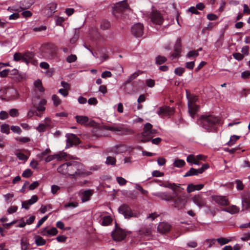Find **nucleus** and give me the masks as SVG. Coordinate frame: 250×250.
<instances>
[{
  "instance_id": "603ef678",
  "label": "nucleus",
  "mask_w": 250,
  "mask_h": 250,
  "mask_svg": "<svg viewBox=\"0 0 250 250\" xmlns=\"http://www.w3.org/2000/svg\"><path fill=\"white\" fill-rule=\"evenodd\" d=\"M11 129L13 132L18 134H20L22 132V130L19 126L12 125L11 126Z\"/></svg>"
},
{
  "instance_id": "2f4dec72",
  "label": "nucleus",
  "mask_w": 250,
  "mask_h": 250,
  "mask_svg": "<svg viewBox=\"0 0 250 250\" xmlns=\"http://www.w3.org/2000/svg\"><path fill=\"white\" fill-rule=\"evenodd\" d=\"M35 242V244L38 246H43L46 244V240L39 235L36 236V239Z\"/></svg>"
},
{
  "instance_id": "1a4fd4ad",
  "label": "nucleus",
  "mask_w": 250,
  "mask_h": 250,
  "mask_svg": "<svg viewBox=\"0 0 250 250\" xmlns=\"http://www.w3.org/2000/svg\"><path fill=\"white\" fill-rule=\"evenodd\" d=\"M111 236L116 241H121L123 240L126 237V234L125 231L119 227L117 224H116L115 229L112 231Z\"/></svg>"
},
{
  "instance_id": "0eeeda50",
  "label": "nucleus",
  "mask_w": 250,
  "mask_h": 250,
  "mask_svg": "<svg viewBox=\"0 0 250 250\" xmlns=\"http://www.w3.org/2000/svg\"><path fill=\"white\" fill-rule=\"evenodd\" d=\"M128 9H129L128 4L124 0L116 3L113 9V14L117 18H122L123 12Z\"/></svg>"
},
{
  "instance_id": "bb28decb",
  "label": "nucleus",
  "mask_w": 250,
  "mask_h": 250,
  "mask_svg": "<svg viewBox=\"0 0 250 250\" xmlns=\"http://www.w3.org/2000/svg\"><path fill=\"white\" fill-rule=\"evenodd\" d=\"M23 62L28 65L34 57V54L29 51H26L23 53Z\"/></svg>"
},
{
  "instance_id": "dca6fc26",
  "label": "nucleus",
  "mask_w": 250,
  "mask_h": 250,
  "mask_svg": "<svg viewBox=\"0 0 250 250\" xmlns=\"http://www.w3.org/2000/svg\"><path fill=\"white\" fill-rule=\"evenodd\" d=\"M172 201L173 202L172 206L178 209L184 208L187 203L186 200L181 197H177L176 198L173 197V199L172 200Z\"/></svg>"
},
{
  "instance_id": "09e8293b",
  "label": "nucleus",
  "mask_w": 250,
  "mask_h": 250,
  "mask_svg": "<svg viewBox=\"0 0 250 250\" xmlns=\"http://www.w3.org/2000/svg\"><path fill=\"white\" fill-rule=\"evenodd\" d=\"M116 162V160L114 157L108 156L106 158V163L107 165H114Z\"/></svg>"
},
{
  "instance_id": "79ce46f5",
  "label": "nucleus",
  "mask_w": 250,
  "mask_h": 250,
  "mask_svg": "<svg viewBox=\"0 0 250 250\" xmlns=\"http://www.w3.org/2000/svg\"><path fill=\"white\" fill-rule=\"evenodd\" d=\"M240 138L239 136L233 135L230 138L229 141L228 143V145L229 146H232L234 144L235 142Z\"/></svg>"
},
{
  "instance_id": "ea45409f",
  "label": "nucleus",
  "mask_w": 250,
  "mask_h": 250,
  "mask_svg": "<svg viewBox=\"0 0 250 250\" xmlns=\"http://www.w3.org/2000/svg\"><path fill=\"white\" fill-rule=\"evenodd\" d=\"M23 53L20 52H16L13 56V60L15 62H19L21 61L23 62Z\"/></svg>"
},
{
  "instance_id": "864d4df0",
  "label": "nucleus",
  "mask_w": 250,
  "mask_h": 250,
  "mask_svg": "<svg viewBox=\"0 0 250 250\" xmlns=\"http://www.w3.org/2000/svg\"><path fill=\"white\" fill-rule=\"evenodd\" d=\"M16 140L18 141H19L21 143H26L30 142V139L27 137H17L16 138Z\"/></svg>"
},
{
  "instance_id": "7ed1b4c3",
  "label": "nucleus",
  "mask_w": 250,
  "mask_h": 250,
  "mask_svg": "<svg viewBox=\"0 0 250 250\" xmlns=\"http://www.w3.org/2000/svg\"><path fill=\"white\" fill-rule=\"evenodd\" d=\"M91 173V172L85 170L82 163L76 161L69 162L68 175L74 177L87 176Z\"/></svg>"
},
{
  "instance_id": "c756f323",
  "label": "nucleus",
  "mask_w": 250,
  "mask_h": 250,
  "mask_svg": "<svg viewBox=\"0 0 250 250\" xmlns=\"http://www.w3.org/2000/svg\"><path fill=\"white\" fill-rule=\"evenodd\" d=\"M156 195L162 199L167 201H172L173 199V196L167 192H159L157 193Z\"/></svg>"
},
{
  "instance_id": "0e129e2a",
  "label": "nucleus",
  "mask_w": 250,
  "mask_h": 250,
  "mask_svg": "<svg viewBox=\"0 0 250 250\" xmlns=\"http://www.w3.org/2000/svg\"><path fill=\"white\" fill-rule=\"evenodd\" d=\"M235 183L237 184V188L238 190H242L244 188V185L242 182L240 180H236Z\"/></svg>"
},
{
  "instance_id": "6e6552de",
  "label": "nucleus",
  "mask_w": 250,
  "mask_h": 250,
  "mask_svg": "<svg viewBox=\"0 0 250 250\" xmlns=\"http://www.w3.org/2000/svg\"><path fill=\"white\" fill-rule=\"evenodd\" d=\"M139 75V74L135 72L130 76L127 80H126L124 83V89L125 91L128 93L130 94L136 90V89H134L133 85L135 83H133L131 85L130 83L131 82L136 79Z\"/></svg>"
},
{
  "instance_id": "e433bc0d",
  "label": "nucleus",
  "mask_w": 250,
  "mask_h": 250,
  "mask_svg": "<svg viewBox=\"0 0 250 250\" xmlns=\"http://www.w3.org/2000/svg\"><path fill=\"white\" fill-rule=\"evenodd\" d=\"M167 61V59L165 57L162 56L161 55H158L156 58L155 62H156V64L160 65V64H162L165 63Z\"/></svg>"
},
{
  "instance_id": "39448f33",
  "label": "nucleus",
  "mask_w": 250,
  "mask_h": 250,
  "mask_svg": "<svg viewBox=\"0 0 250 250\" xmlns=\"http://www.w3.org/2000/svg\"><path fill=\"white\" fill-rule=\"evenodd\" d=\"M41 50L44 57L53 59L57 55V48L52 43H45L41 48Z\"/></svg>"
},
{
  "instance_id": "cd10ccee",
  "label": "nucleus",
  "mask_w": 250,
  "mask_h": 250,
  "mask_svg": "<svg viewBox=\"0 0 250 250\" xmlns=\"http://www.w3.org/2000/svg\"><path fill=\"white\" fill-rule=\"evenodd\" d=\"M93 194L92 190H85L82 192L81 199L83 202H86L90 199V197Z\"/></svg>"
},
{
  "instance_id": "f3484780",
  "label": "nucleus",
  "mask_w": 250,
  "mask_h": 250,
  "mask_svg": "<svg viewBox=\"0 0 250 250\" xmlns=\"http://www.w3.org/2000/svg\"><path fill=\"white\" fill-rule=\"evenodd\" d=\"M175 112V108L173 107L164 106L159 108V110L158 111V114L159 115H165L167 116H171Z\"/></svg>"
},
{
  "instance_id": "338daca9",
  "label": "nucleus",
  "mask_w": 250,
  "mask_h": 250,
  "mask_svg": "<svg viewBox=\"0 0 250 250\" xmlns=\"http://www.w3.org/2000/svg\"><path fill=\"white\" fill-rule=\"evenodd\" d=\"M195 190V185L193 184H190L187 187V192L190 193Z\"/></svg>"
},
{
  "instance_id": "c9c22d12",
  "label": "nucleus",
  "mask_w": 250,
  "mask_h": 250,
  "mask_svg": "<svg viewBox=\"0 0 250 250\" xmlns=\"http://www.w3.org/2000/svg\"><path fill=\"white\" fill-rule=\"evenodd\" d=\"M186 163L183 160L176 159L173 163V166L177 167H182Z\"/></svg>"
},
{
  "instance_id": "052dcab7",
  "label": "nucleus",
  "mask_w": 250,
  "mask_h": 250,
  "mask_svg": "<svg viewBox=\"0 0 250 250\" xmlns=\"http://www.w3.org/2000/svg\"><path fill=\"white\" fill-rule=\"evenodd\" d=\"M136 188L137 189L139 190L142 194L144 195H147L148 193V191L145 189H144L141 186L139 185H137L136 186Z\"/></svg>"
},
{
  "instance_id": "58836bf2",
  "label": "nucleus",
  "mask_w": 250,
  "mask_h": 250,
  "mask_svg": "<svg viewBox=\"0 0 250 250\" xmlns=\"http://www.w3.org/2000/svg\"><path fill=\"white\" fill-rule=\"evenodd\" d=\"M217 242H218L221 245H224L229 243L231 240L230 239H228L224 237H220L216 239Z\"/></svg>"
},
{
  "instance_id": "8fccbe9b",
  "label": "nucleus",
  "mask_w": 250,
  "mask_h": 250,
  "mask_svg": "<svg viewBox=\"0 0 250 250\" xmlns=\"http://www.w3.org/2000/svg\"><path fill=\"white\" fill-rule=\"evenodd\" d=\"M77 59L76 55L71 54L67 57L66 58V61L69 63H72L75 62Z\"/></svg>"
},
{
  "instance_id": "7c9ffc66",
  "label": "nucleus",
  "mask_w": 250,
  "mask_h": 250,
  "mask_svg": "<svg viewBox=\"0 0 250 250\" xmlns=\"http://www.w3.org/2000/svg\"><path fill=\"white\" fill-rule=\"evenodd\" d=\"M76 122L81 125H86L88 122V118L85 116L77 115L75 117Z\"/></svg>"
},
{
  "instance_id": "5701e85b",
  "label": "nucleus",
  "mask_w": 250,
  "mask_h": 250,
  "mask_svg": "<svg viewBox=\"0 0 250 250\" xmlns=\"http://www.w3.org/2000/svg\"><path fill=\"white\" fill-rule=\"evenodd\" d=\"M171 226L167 223L161 222L158 227L157 230L161 233H165L168 232L170 230Z\"/></svg>"
},
{
  "instance_id": "c85d7f7f",
  "label": "nucleus",
  "mask_w": 250,
  "mask_h": 250,
  "mask_svg": "<svg viewBox=\"0 0 250 250\" xmlns=\"http://www.w3.org/2000/svg\"><path fill=\"white\" fill-rule=\"evenodd\" d=\"M68 166L69 162L61 165L57 168L58 172L62 174H68Z\"/></svg>"
},
{
  "instance_id": "a18cd8bd",
  "label": "nucleus",
  "mask_w": 250,
  "mask_h": 250,
  "mask_svg": "<svg viewBox=\"0 0 250 250\" xmlns=\"http://www.w3.org/2000/svg\"><path fill=\"white\" fill-rule=\"evenodd\" d=\"M1 131L8 134L10 133L9 125L7 124H3L1 125Z\"/></svg>"
},
{
  "instance_id": "473e14b6",
  "label": "nucleus",
  "mask_w": 250,
  "mask_h": 250,
  "mask_svg": "<svg viewBox=\"0 0 250 250\" xmlns=\"http://www.w3.org/2000/svg\"><path fill=\"white\" fill-rule=\"evenodd\" d=\"M160 186H162L166 188H168L171 189L173 191L175 190V187L176 185L174 183L171 184L169 182L163 183L160 181V184H159Z\"/></svg>"
},
{
  "instance_id": "a878e982",
  "label": "nucleus",
  "mask_w": 250,
  "mask_h": 250,
  "mask_svg": "<svg viewBox=\"0 0 250 250\" xmlns=\"http://www.w3.org/2000/svg\"><path fill=\"white\" fill-rule=\"evenodd\" d=\"M34 0H23L20 2V7L21 10L29 9L34 3Z\"/></svg>"
},
{
  "instance_id": "f8f14e48",
  "label": "nucleus",
  "mask_w": 250,
  "mask_h": 250,
  "mask_svg": "<svg viewBox=\"0 0 250 250\" xmlns=\"http://www.w3.org/2000/svg\"><path fill=\"white\" fill-rule=\"evenodd\" d=\"M66 147H69L73 145H76L80 143V140L79 138L74 134H66Z\"/></svg>"
},
{
  "instance_id": "4c0bfd02",
  "label": "nucleus",
  "mask_w": 250,
  "mask_h": 250,
  "mask_svg": "<svg viewBox=\"0 0 250 250\" xmlns=\"http://www.w3.org/2000/svg\"><path fill=\"white\" fill-rule=\"evenodd\" d=\"M110 26V22L105 20H103L101 22L100 27L103 30L108 29Z\"/></svg>"
},
{
  "instance_id": "f257e3e1",
  "label": "nucleus",
  "mask_w": 250,
  "mask_h": 250,
  "mask_svg": "<svg viewBox=\"0 0 250 250\" xmlns=\"http://www.w3.org/2000/svg\"><path fill=\"white\" fill-rule=\"evenodd\" d=\"M152 127V125L148 123L145 125L143 131L141 134L142 138L140 140V142L145 143L151 141L153 144L158 145L161 142L162 139L161 138L158 137L152 139L157 133V131L153 129Z\"/></svg>"
},
{
  "instance_id": "6ab92c4d",
  "label": "nucleus",
  "mask_w": 250,
  "mask_h": 250,
  "mask_svg": "<svg viewBox=\"0 0 250 250\" xmlns=\"http://www.w3.org/2000/svg\"><path fill=\"white\" fill-rule=\"evenodd\" d=\"M57 4L56 3H50L46 5L44 9V13L47 17L52 16L55 13Z\"/></svg>"
},
{
  "instance_id": "4d7b16f0",
  "label": "nucleus",
  "mask_w": 250,
  "mask_h": 250,
  "mask_svg": "<svg viewBox=\"0 0 250 250\" xmlns=\"http://www.w3.org/2000/svg\"><path fill=\"white\" fill-rule=\"evenodd\" d=\"M233 57L238 61H241L244 58V55L240 53H233Z\"/></svg>"
},
{
  "instance_id": "393cba45",
  "label": "nucleus",
  "mask_w": 250,
  "mask_h": 250,
  "mask_svg": "<svg viewBox=\"0 0 250 250\" xmlns=\"http://www.w3.org/2000/svg\"><path fill=\"white\" fill-rule=\"evenodd\" d=\"M214 201L217 204L221 206H228L229 204V202L225 196H215L213 197Z\"/></svg>"
},
{
  "instance_id": "4468645a",
  "label": "nucleus",
  "mask_w": 250,
  "mask_h": 250,
  "mask_svg": "<svg viewBox=\"0 0 250 250\" xmlns=\"http://www.w3.org/2000/svg\"><path fill=\"white\" fill-rule=\"evenodd\" d=\"M196 100V98L193 97L189 100L188 102V112L192 118L194 117V115L198 111L199 109V106L195 103Z\"/></svg>"
},
{
  "instance_id": "72a5a7b5",
  "label": "nucleus",
  "mask_w": 250,
  "mask_h": 250,
  "mask_svg": "<svg viewBox=\"0 0 250 250\" xmlns=\"http://www.w3.org/2000/svg\"><path fill=\"white\" fill-rule=\"evenodd\" d=\"M225 211L234 214L239 212V208L236 206L232 205L229 207L228 208L225 209Z\"/></svg>"
},
{
  "instance_id": "f704fd0d",
  "label": "nucleus",
  "mask_w": 250,
  "mask_h": 250,
  "mask_svg": "<svg viewBox=\"0 0 250 250\" xmlns=\"http://www.w3.org/2000/svg\"><path fill=\"white\" fill-rule=\"evenodd\" d=\"M21 245L22 250H27L29 246V244L26 238H23L21 240Z\"/></svg>"
},
{
  "instance_id": "37998d69",
  "label": "nucleus",
  "mask_w": 250,
  "mask_h": 250,
  "mask_svg": "<svg viewBox=\"0 0 250 250\" xmlns=\"http://www.w3.org/2000/svg\"><path fill=\"white\" fill-rule=\"evenodd\" d=\"M52 100L53 101L54 104L55 106H58L62 102L59 97L56 95H53L52 96Z\"/></svg>"
},
{
  "instance_id": "a19ab883",
  "label": "nucleus",
  "mask_w": 250,
  "mask_h": 250,
  "mask_svg": "<svg viewBox=\"0 0 250 250\" xmlns=\"http://www.w3.org/2000/svg\"><path fill=\"white\" fill-rule=\"evenodd\" d=\"M111 222L112 219L110 216H104L102 219V225L103 226H108L111 223Z\"/></svg>"
},
{
  "instance_id": "aec40b11",
  "label": "nucleus",
  "mask_w": 250,
  "mask_h": 250,
  "mask_svg": "<svg viewBox=\"0 0 250 250\" xmlns=\"http://www.w3.org/2000/svg\"><path fill=\"white\" fill-rule=\"evenodd\" d=\"M192 200L199 207L202 208L206 206V201L204 198L201 195H196L192 197Z\"/></svg>"
},
{
  "instance_id": "69168bd1",
  "label": "nucleus",
  "mask_w": 250,
  "mask_h": 250,
  "mask_svg": "<svg viewBox=\"0 0 250 250\" xmlns=\"http://www.w3.org/2000/svg\"><path fill=\"white\" fill-rule=\"evenodd\" d=\"M9 114L11 117H17L19 115L18 110L16 109H11L9 111Z\"/></svg>"
},
{
  "instance_id": "3c124183",
  "label": "nucleus",
  "mask_w": 250,
  "mask_h": 250,
  "mask_svg": "<svg viewBox=\"0 0 250 250\" xmlns=\"http://www.w3.org/2000/svg\"><path fill=\"white\" fill-rule=\"evenodd\" d=\"M33 174L32 171L30 169H25L22 173V176L25 178L30 177Z\"/></svg>"
},
{
  "instance_id": "c03bdc74",
  "label": "nucleus",
  "mask_w": 250,
  "mask_h": 250,
  "mask_svg": "<svg viewBox=\"0 0 250 250\" xmlns=\"http://www.w3.org/2000/svg\"><path fill=\"white\" fill-rule=\"evenodd\" d=\"M50 151H51L49 149H46L41 153L38 154L37 157L40 159V160H42L50 152Z\"/></svg>"
},
{
  "instance_id": "9d476101",
  "label": "nucleus",
  "mask_w": 250,
  "mask_h": 250,
  "mask_svg": "<svg viewBox=\"0 0 250 250\" xmlns=\"http://www.w3.org/2000/svg\"><path fill=\"white\" fill-rule=\"evenodd\" d=\"M209 167V165L208 164H204L202 165V167L195 169L194 168H190V169L184 175V177L191 176L194 175H198L199 174L202 173L206 169Z\"/></svg>"
},
{
  "instance_id": "20e7f679",
  "label": "nucleus",
  "mask_w": 250,
  "mask_h": 250,
  "mask_svg": "<svg viewBox=\"0 0 250 250\" xmlns=\"http://www.w3.org/2000/svg\"><path fill=\"white\" fill-rule=\"evenodd\" d=\"M103 128L105 130L118 132H119L118 134L121 135H126L133 133V131L132 129L126 127L125 125L123 124H119L112 126L104 125L103 126Z\"/></svg>"
},
{
  "instance_id": "412c9836",
  "label": "nucleus",
  "mask_w": 250,
  "mask_h": 250,
  "mask_svg": "<svg viewBox=\"0 0 250 250\" xmlns=\"http://www.w3.org/2000/svg\"><path fill=\"white\" fill-rule=\"evenodd\" d=\"M38 200V197L37 195H33L30 199L22 202V208L28 209L30 206L37 202Z\"/></svg>"
},
{
  "instance_id": "423d86ee",
  "label": "nucleus",
  "mask_w": 250,
  "mask_h": 250,
  "mask_svg": "<svg viewBox=\"0 0 250 250\" xmlns=\"http://www.w3.org/2000/svg\"><path fill=\"white\" fill-rule=\"evenodd\" d=\"M47 103V101L45 99H42L39 102L35 99H33L32 101V104L34 108L36 109L35 115L41 117L42 113L45 110L44 106Z\"/></svg>"
},
{
  "instance_id": "4be33fe9",
  "label": "nucleus",
  "mask_w": 250,
  "mask_h": 250,
  "mask_svg": "<svg viewBox=\"0 0 250 250\" xmlns=\"http://www.w3.org/2000/svg\"><path fill=\"white\" fill-rule=\"evenodd\" d=\"M139 235L141 237H150L152 236V230L150 227H144L139 231Z\"/></svg>"
},
{
  "instance_id": "680f3d73",
  "label": "nucleus",
  "mask_w": 250,
  "mask_h": 250,
  "mask_svg": "<svg viewBox=\"0 0 250 250\" xmlns=\"http://www.w3.org/2000/svg\"><path fill=\"white\" fill-rule=\"evenodd\" d=\"M199 55V53L198 51L192 50L190 51L187 55V57L188 58H191L192 57H196Z\"/></svg>"
},
{
  "instance_id": "ddd939ff",
  "label": "nucleus",
  "mask_w": 250,
  "mask_h": 250,
  "mask_svg": "<svg viewBox=\"0 0 250 250\" xmlns=\"http://www.w3.org/2000/svg\"><path fill=\"white\" fill-rule=\"evenodd\" d=\"M119 212L123 214L125 218H130L134 216L130 208L126 204H123L119 208Z\"/></svg>"
},
{
  "instance_id": "6e6d98bb",
  "label": "nucleus",
  "mask_w": 250,
  "mask_h": 250,
  "mask_svg": "<svg viewBox=\"0 0 250 250\" xmlns=\"http://www.w3.org/2000/svg\"><path fill=\"white\" fill-rule=\"evenodd\" d=\"M48 215H45L44 217H43L41 219H40L39 221L36 228H40L42 225V224L48 219Z\"/></svg>"
},
{
  "instance_id": "5fc2aeb1",
  "label": "nucleus",
  "mask_w": 250,
  "mask_h": 250,
  "mask_svg": "<svg viewBox=\"0 0 250 250\" xmlns=\"http://www.w3.org/2000/svg\"><path fill=\"white\" fill-rule=\"evenodd\" d=\"M16 156L19 160L26 161L28 157L23 153L18 152L16 153Z\"/></svg>"
},
{
  "instance_id": "f03ea898",
  "label": "nucleus",
  "mask_w": 250,
  "mask_h": 250,
  "mask_svg": "<svg viewBox=\"0 0 250 250\" xmlns=\"http://www.w3.org/2000/svg\"><path fill=\"white\" fill-rule=\"evenodd\" d=\"M200 125L208 132H216L219 119L212 115H203L200 118Z\"/></svg>"
},
{
  "instance_id": "13d9d810",
  "label": "nucleus",
  "mask_w": 250,
  "mask_h": 250,
  "mask_svg": "<svg viewBox=\"0 0 250 250\" xmlns=\"http://www.w3.org/2000/svg\"><path fill=\"white\" fill-rule=\"evenodd\" d=\"M117 181L120 185H125L126 183V180L122 177H117L116 178Z\"/></svg>"
},
{
  "instance_id": "a211bd4d",
  "label": "nucleus",
  "mask_w": 250,
  "mask_h": 250,
  "mask_svg": "<svg viewBox=\"0 0 250 250\" xmlns=\"http://www.w3.org/2000/svg\"><path fill=\"white\" fill-rule=\"evenodd\" d=\"M242 205L243 210L250 208V192H247L242 195Z\"/></svg>"
},
{
  "instance_id": "774afa93",
  "label": "nucleus",
  "mask_w": 250,
  "mask_h": 250,
  "mask_svg": "<svg viewBox=\"0 0 250 250\" xmlns=\"http://www.w3.org/2000/svg\"><path fill=\"white\" fill-rule=\"evenodd\" d=\"M9 71H10V69H4V70L0 71V76L1 78L6 77L9 74Z\"/></svg>"
},
{
  "instance_id": "e2e57ef3",
  "label": "nucleus",
  "mask_w": 250,
  "mask_h": 250,
  "mask_svg": "<svg viewBox=\"0 0 250 250\" xmlns=\"http://www.w3.org/2000/svg\"><path fill=\"white\" fill-rule=\"evenodd\" d=\"M223 43V39L220 37L215 43V46L217 48H220L222 46Z\"/></svg>"
},
{
  "instance_id": "9b49d317",
  "label": "nucleus",
  "mask_w": 250,
  "mask_h": 250,
  "mask_svg": "<svg viewBox=\"0 0 250 250\" xmlns=\"http://www.w3.org/2000/svg\"><path fill=\"white\" fill-rule=\"evenodd\" d=\"M132 34L136 38L141 37L144 33V25L139 22L134 24L131 27Z\"/></svg>"
},
{
  "instance_id": "49530a36",
  "label": "nucleus",
  "mask_w": 250,
  "mask_h": 250,
  "mask_svg": "<svg viewBox=\"0 0 250 250\" xmlns=\"http://www.w3.org/2000/svg\"><path fill=\"white\" fill-rule=\"evenodd\" d=\"M185 69L183 67H177L174 70V73L179 76H181L185 72Z\"/></svg>"
},
{
  "instance_id": "b1692460",
  "label": "nucleus",
  "mask_w": 250,
  "mask_h": 250,
  "mask_svg": "<svg viewBox=\"0 0 250 250\" xmlns=\"http://www.w3.org/2000/svg\"><path fill=\"white\" fill-rule=\"evenodd\" d=\"M181 40L180 38H179L176 41L174 45V52L171 55L173 59L176 58L180 55L181 52Z\"/></svg>"
},
{
  "instance_id": "2eb2a0df",
  "label": "nucleus",
  "mask_w": 250,
  "mask_h": 250,
  "mask_svg": "<svg viewBox=\"0 0 250 250\" xmlns=\"http://www.w3.org/2000/svg\"><path fill=\"white\" fill-rule=\"evenodd\" d=\"M151 21L154 24L160 25L164 21L161 13L157 11H153L151 14Z\"/></svg>"
},
{
  "instance_id": "de8ad7c7",
  "label": "nucleus",
  "mask_w": 250,
  "mask_h": 250,
  "mask_svg": "<svg viewBox=\"0 0 250 250\" xmlns=\"http://www.w3.org/2000/svg\"><path fill=\"white\" fill-rule=\"evenodd\" d=\"M47 233L48 234V236H54L57 235L58 232V230L55 227H52L51 229H48Z\"/></svg>"
},
{
  "instance_id": "bf43d9fd",
  "label": "nucleus",
  "mask_w": 250,
  "mask_h": 250,
  "mask_svg": "<svg viewBox=\"0 0 250 250\" xmlns=\"http://www.w3.org/2000/svg\"><path fill=\"white\" fill-rule=\"evenodd\" d=\"M47 126L44 124H40L37 128V130L40 132H44Z\"/></svg>"
}]
</instances>
